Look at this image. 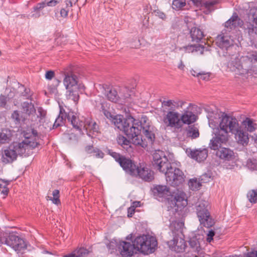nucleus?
I'll return each instance as SVG.
<instances>
[{"instance_id":"39","label":"nucleus","mask_w":257,"mask_h":257,"mask_svg":"<svg viewBox=\"0 0 257 257\" xmlns=\"http://www.w3.org/2000/svg\"><path fill=\"white\" fill-rule=\"evenodd\" d=\"M23 107L24 111L28 115L32 114L36 112L34 105L31 103L24 102Z\"/></svg>"},{"instance_id":"26","label":"nucleus","mask_w":257,"mask_h":257,"mask_svg":"<svg viewBox=\"0 0 257 257\" xmlns=\"http://www.w3.org/2000/svg\"><path fill=\"white\" fill-rule=\"evenodd\" d=\"M177 50L182 51L185 53H196L197 54H202L204 52V47L199 44L190 45L186 46L176 48Z\"/></svg>"},{"instance_id":"52","label":"nucleus","mask_w":257,"mask_h":257,"mask_svg":"<svg viewBox=\"0 0 257 257\" xmlns=\"http://www.w3.org/2000/svg\"><path fill=\"white\" fill-rule=\"evenodd\" d=\"M210 75L208 73L199 72L197 75V77H200V78L203 80H208L209 78Z\"/></svg>"},{"instance_id":"55","label":"nucleus","mask_w":257,"mask_h":257,"mask_svg":"<svg viewBox=\"0 0 257 257\" xmlns=\"http://www.w3.org/2000/svg\"><path fill=\"white\" fill-rule=\"evenodd\" d=\"M214 234L215 233L214 231L212 230H209L207 233V241L210 242L213 240V237L214 236Z\"/></svg>"},{"instance_id":"25","label":"nucleus","mask_w":257,"mask_h":257,"mask_svg":"<svg viewBox=\"0 0 257 257\" xmlns=\"http://www.w3.org/2000/svg\"><path fill=\"white\" fill-rule=\"evenodd\" d=\"M119 165L123 170L131 175L133 176L134 174L137 172L136 170L138 166L136 165L134 163L129 159L123 157L119 162Z\"/></svg>"},{"instance_id":"47","label":"nucleus","mask_w":257,"mask_h":257,"mask_svg":"<svg viewBox=\"0 0 257 257\" xmlns=\"http://www.w3.org/2000/svg\"><path fill=\"white\" fill-rule=\"evenodd\" d=\"M118 245L119 244H118L116 240L115 239H113L110 241L107 246L109 250H113L117 246H118Z\"/></svg>"},{"instance_id":"63","label":"nucleus","mask_w":257,"mask_h":257,"mask_svg":"<svg viewBox=\"0 0 257 257\" xmlns=\"http://www.w3.org/2000/svg\"><path fill=\"white\" fill-rule=\"evenodd\" d=\"M193 4L196 6H199L201 4L202 0H191Z\"/></svg>"},{"instance_id":"38","label":"nucleus","mask_w":257,"mask_h":257,"mask_svg":"<svg viewBox=\"0 0 257 257\" xmlns=\"http://www.w3.org/2000/svg\"><path fill=\"white\" fill-rule=\"evenodd\" d=\"M107 99L114 102H116L119 98L116 90L114 88H110L106 94Z\"/></svg>"},{"instance_id":"51","label":"nucleus","mask_w":257,"mask_h":257,"mask_svg":"<svg viewBox=\"0 0 257 257\" xmlns=\"http://www.w3.org/2000/svg\"><path fill=\"white\" fill-rule=\"evenodd\" d=\"M77 2L78 0H66V8L68 9L71 8L73 5H75Z\"/></svg>"},{"instance_id":"48","label":"nucleus","mask_w":257,"mask_h":257,"mask_svg":"<svg viewBox=\"0 0 257 257\" xmlns=\"http://www.w3.org/2000/svg\"><path fill=\"white\" fill-rule=\"evenodd\" d=\"M247 198L248 201L251 203L257 202V194H247Z\"/></svg>"},{"instance_id":"28","label":"nucleus","mask_w":257,"mask_h":257,"mask_svg":"<svg viewBox=\"0 0 257 257\" xmlns=\"http://www.w3.org/2000/svg\"><path fill=\"white\" fill-rule=\"evenodd\" d=\"M181 127L183 124H189L195 122L196 120V116L192 112L186 111L182 114H180Z\"/></svg>"},{"instance_id":"3","label":"nucleus","mask_w":257,"mask_h":257,"mask_svg":"<svg viewBox=\"0 0 257 257\" xmlns=\"http://www.w3.org/2000/svg\"><path fill=\"white\" fill-rule=\"evenodd\" d=\"M257 62V52H248L245 56L231 55L227 66L229 70L238 75L252 74L254 65Z\"/></svg>"},{"instance_id":"54","label":"nucleus","mask_w":257,"mask_h":257,"mask_svg":"<svg viewBox=\"0 0 257 257\" xmlns=\"http://www.w3.org/2000/svg\"><path fill=\"white\" fill-rule=\"evenodd\" d=\"M12 118L17 121H20V114L18 111L16 110L13 112L12 114Z\"/></svg>"},{"instance_id":"1","label":"nucleus","mask_w":257,"mask_h":257,"mask_svg":"<svg viewBox=\"0 0 257 257\" xmlns=\"http://www.w3.org/2000/svg\"><path fill=\"white\" fill-rule=\"evenodd\" d=\"M111 121L119 130L124 132L135 145L146 148L149 144H152L155 140L150 122L146 117L139 120L131 116L124 119L121 115H116Z\"/></svg>"},{"instance_id":"19","label":"nucleus","mask_w":257,"mask_h":257,"mask_svg":"<svg viewBox=\"0 0 257 257\" xmlns=\"http://www.w3.org/2000/svg\"><path fill=\"white\" fill-rule=\"evenodd\" d=\"M233 134L236 143L243 147L247 146L249 143L248 134L244 129L240 126Z\"/></svg>"},{"instance_id":"7","label":"nucleus","mask_w":257,"mask_h":257,"mask_svg":"<svg viewBox=\"0 0 257 257\" xmlns=\"http://www.w3.org/2000/svg\"><path fill=\"white\" fill-rule=\"evenodd\" d=\"M64 76L63 84L67 89V97L68 99L77 102L79 98L77 78L72 73H65Z\"/></svg>"},{"instance_id":"53","label":"nucleus","mask_w":257,"mask_h":257,"mask_svg":"<svg viewBox=\"0 0 257 257\" xmlns=\"http://www.w3.org/2000/svg\"><path fill=\"white\" fill-rule=\"evenodd\" d=\"M7 102V97L4 95L0 96V107H4Z\"/></svg>"},{"instance_id":"10","label":"nucleus","mask_w":257,"mask_h":257,"mask_svg":"<svg viewBox=\"0 0 257 257\" xmlns=\"http://www.w3.org/2000/svg\"><path fill=\"white\" fill-rule=\"evenodd\" d=\"M215 121L211 118H209V124L210 127H212L214 130L215 137H213L210 142L209 146L211 149L213 150H217L221 147L223 144L226 143L228 137L226 135H224L218 131V128H215L214 127L216 125L214 124Z\"/></svg>"},{"instance_id":"16","label":"nucleus","mask_w":257,"mask_h":257,"mask_svg":"<svg viewBox=\"0 0 257 257\" xmlns=\"http://www.w3.org/2000/svg\"><path fill=\"white\" fill-rule=\"evenodd\" d=\"M133 176H138L142 179L146 181H151L154 179V173L149 168L144 165L137 166Z\"/></svg>"},{"instance_id":"23","label":"nucleus","mask_w":257,"mask_h":257,"mask_svg":"<svg viewBox=\"0 0 257 257\" xmlns=\"http://www.w3.org/2000/svg\"><path fill=\"white\" fill-rule=\"evenodd\" d=\"M216 155L220 159L225 161H232L234 159V153L229 148L222 147L217 150Z\"/></svg>"},{"instance_id":"31","label":"nucleus","mask_w":257,"mask_h":257,"mask_svg":"<svg viewBox=\"0 0 257 257\" xmlns=\"http://www.w3.org/2000/svg\"><path fill=\"white\" fill-rule=\"evenodd\" d=\"M11 131L8 129L2 130L0 132V144L9 143L11 140Z\"/></svg>"},{"instance_id":"33","label":"nucleus","mask_w":257,"mask_h":257,"mask_svg":"<svg viewBox=\"0 0 257 257\" xmlns=\"http://www.w3.org/2000/svg\"><path fill=\"white\" fill-rule=\"evenodd\" d=\"M200 222L206 227H210L214 224V220L211 218L210 213L208 214L204 215V216L199 218Z\"/></svg>"},{"instance_id":"2","label":"nucleus","mask_w":257,"mask_h":257,"mask_svg":"<svg viewBox=\"0 0 257 257\" xmlns=\"http://www.w3.org/2000/svg\"><path fill=\"white\" fill-rule=\"evenodd\" d=\"M153 165L165 174L166 181L169 184L173 186H178L184 182L183 172L170 165L163 151H156L153 154Z\"/></svg>"},{"instance_id":"6","label":"nucleus","mask_w":257,"mask_h":257,"mask_svg":"<svg viewBox=\"0 0 257 257\" xmlns=\"http://www.w3.org/2000/svg\"><path fill=\"white\" fill-rule=\"evenodd\" d=\"M157 244L156 238L150 235L137 236L134 240V245L136 249L145 254L154 252Z\"/></svg>"},{"instance_id":"9","label":"nucleus","mask_w":257,"mask_h":257,"mask_svg":"<svg viewBox=\"0 0 257 257\" xmlns=\"http://www.w3.org/2000/svg\"><path fill=\"white\" fill-rule=\"evenodd\" d=\"M240 126L235 118L226 115H222L219 122L218 131L228 137L229 132L233 134Z\"/></svg>"},{"instance_id":"37","label":"nucleus","mask_w":257,"mask_h":257,"mask_svg":"<svg viewBox=\"0 0 257 257\" xmlns=\"http://www.w3.org/2000/svg\"><path fill=\"white\" fill-rule=\"evenodd\" d=\"M117 143L120 145L123 148L128 151V149L130 148V142L126 139L125 137L123 136L119 135L117 136Z\"/></svg>"},{"instance_id":"62","label":"nucleus","mask_w":257,"mask_h":257,"mask_svg":"<svg viewBox=\"0 0 257 257\" xmlns=\"http://www.w3.org/2000/svg\"><path fill=\"white\" fill-rule=\"evenodd\" d=\"M141 206V202L140 201H134L132 205V207H133V208H134L135 209L138 207V206Z\"/></svg>"},{"instance_id":"8","label":"nucleus","mask_w":257,"mask_h":257,"mask_svg":"<svg viewBox=\"0 0 257 257\" xmlns=\"http://www.w3.org/2000/svg\"><path fill=\"white\" fill-rule=\"evenodd\" d=\"M68 111H66L65 110L60 108V114L58 118L56 119L53 126L56 127L60 126L61 125L60 122L62 121L63 119L67 118L74 128L81 130L83 125V122L82 120L79 121L74 112L68 109Z\"/></svg>"},{"instance_id":"64","label":"nucleus","mask_w":257,"mask_h":257,"mask_svg":"<svg viewBox=\"0 0 257 257\" xmlns=\"http://www.w3.org/2000/svg\"><path fill=\"white\" fill-rule=\"evenodd\" d=\"M251 137L252 140L254 141V143H257V135L254 134Z\"/></svg>"},{"instance_id":"29","label":"nucleus","mask_w":257,"mask_h":257,"mask_svg":"<svg viewBox=\"0 0 257 257\" xmlns=\"http://www.w3.org/2000/svg\"><path fill=\"white\" fill-rule=\"evenodd\" d=\"M242 21L238 18L236 14H234L225 23V27L229 29L237 26H241L242 25Z\"/></svg>"},{"instance_id":"49","label":"nucleus","mask_w":257,"mask_h":257,"mask_svg":"<svg viewBox=\"0 0 257 257\" xmlns=\"http://www.w3.org/2000/svg\"><path fill=\"white\" fill-rule=\"evenodd\" d=\"M219 2L217 0L209 1L205 3V6L206 8L210 10L212 7L217 4Z\"/></svg>"},{"instance_id":"4","label":"nucleus","mask_w":257,"mask_h":257,"mask_svg":"<svg viewBox=\"0 0 257 257\" xmlns=\"http://www.w3.org/2000/svg\"><path fill=\"white\" fill-rule=\"evenodd\" d=\"M185 102L181 100H167L162 102L163 110L162 121L164 125L170 128L180 129L181 128L180 114L175 109L182 108Z\"/></svg>"},{"instance_id":"43","label":"nucleus","mask_w":257,"mask_h":257,"mask_svg":"<svg viewBox=\"0 0 257 257\" xmlns=\"http://www.w3.org/2000/svg\"><path fill=\"white\" fill-rule=\"evenodd\" d=\"M46 114V111L41 107H39L37 109V117L39 118V121L42 123L45 120V117Z\"/></svg>"},{"instance_id":"30","label":"nucleus","mask_w":257,"mask_h":257,"mask_svg":"<svg viewBox=\"0 0 257 257\" xmlns=\"http://www.w3.org/2000/svg\"><path fill=\"white\" fill-rule=\"evenodd\" d=\"M191 36L192 41L193 42H198L202 39L204 36V33L199 28H192L191 32Z\"/></svg>"},{"instance_id":"57","label":"nucleus","mask_w":257,"mask_h":257,"mask_svg":"<svg viewBox=\"0 0 257 257\" xmlns=\"http://www.w3.org/2000/svg\"><path fill=\"white\" fill-rule=\"evenodd\" d=\"M156 15L162 20H165L166 18V15L160 11L156 12Z\"/></svg>"},{"instance_id":"50","label":"nucleus","mask_w":257,"mask_h":257,"mask_svg":"<svg viewBox=\"0 0 257 257\" xmlns=\"http://www.w3.org/2000/svg\"><path fill=\"white\" fill-rule=\"evenodd\" d=\"M110 154L119 164L120 161L122 160V158L123 157V156H120L119 154L116 152H111L110 153Z\"/></svg>"},{"instance_id":"35","label":"nucleus","mask_w":257,"mask_h":257,"mask_svg":"<svg viewBox=\"0 0 257 257\" xmlns=\"http://www.w3.org/2000/svg\"><path fill=\"white\" fill-rule=\"evenodd\" d=\"M187 136L192 139L197 138L199 136L198 128L195 125L189 126L186 129Z\"/></svg>"},{"instance_id":"12","label":"nucleus","mask_w":257,"mask_h":257,"mask_svg":"<svg viewBox=\"0 0 257 257\" xmlns=\"http://www.w3.org/2000/svg\"><path fill=\"white\" fill-rule=\"evenodd\" d=\"M61 0H51L47 3L42 2L37 4L31 13L27 16L28 19H38L43 15L42 10L46 6L54 7L59 3Z\"/></svg>"},{"instance_id":"27","label":"nucleus","mask_w":257,"mask_h":257,"mask_svg":"<svg viewBox=\"0 0 257 257\" xmlns=\"http://www.w3.org/2000/svg\"><path fill=\"white\" fill-rule=\"evenodd\" d=\"M169 247L176 252H182L185 247V242L184 240L180 239L178 241V239L174 238L168 242Z\"/></svg>"},{"instance_id":"11","label":"nucleus","mask_w":257,"mask_h":257,"mask_svg":"<svg viewBox=\"0 0 257 257\" xmlns=\"http://www.w3.org/2000/svg\"><path fill=\"white\" fill-rule=\"evenodd\" d=\"M162 195L161 197H165L171 207L180 206H185L187 205V199L185 198V194H157Z\"/></svg>"},{"instance_id":"15","label":"nucleus","mask_w":257,"mask_h":257,"mask_svg":"<svg viewBox=\"0 0 257 257\" xmlns=\"http://www.w3.org/2000/svg\"><path fill=\"white\" fill-rule=\"evenodd\" d=\"M186 153L189 157L199 162L204 161L208 156V151L205 148L195 150L187 149Z\"/></svg>"},{"instance_id":"18","label":"nucleus","mask_w":257,"mask_h":257,"mask_svg":"<svg viewBox=\"0 0 257 257\" xmlns=\"http://www.w3.org/2000/svg\"><path fill=\"white\" fill-rule=\"evenodd\" d=\"M196 212L198 218L204 216V215L208 214L209 209H210L209 203L208 201L205 200L202 198H199L195 204Z\"/></svg>"},{"instance_id":"59","label":"nucleus","mask_w":257,"mask_h":257,"mask_svg":"<svg viewBox=\"0 0 257 257\" xmlns=\"http://www.w3.org/2000/svg\"><path fill=\"white\" fill-rule=\"evenodd\" d=\"M135 209L133 208V207L131 206L130 207H129L127 210V216L130 217H132L135 212Z\"/></svg>"},{"instance_id":"60","label":"nucleus","mask_w":257,"mask_h":257,"mask_svg":"<svg viewBox=\"0 0 257 257\" xmlns=\"http://www.w3.org/2000/svg\"><path fill=\"white\" fill-rule=\"evenodd\" d=\"M185 68V66L182 60H181L178 65V68L181 70L184 71Z\"/></svg>"},{"instance_id":"24","label":"nucleus","mask_w":257,"mask_h":257,"mask_svg":"<svg viewBox=\"0 0 257 257\" xmlns=\"http://www.w3.org/2000/svg\"><path fill=\"white\" fill-rule=\"evenodd\" d=\"M87 132V135L93 137V136L98 132V126L91 118H86L83 122L82 126Z\"/></svg>"},{"instance_id":"14","label":"nucleus","mask_w":257,"mask_h":257,"mask_svg":"<svg viewBox=\"0 0 257 257\" xmlns=\"http://www.w3.org/2000/svg\"><path fill=\"white\" fill-rule=\"evenodd\" d=\"M6 243L16 251L23 250L27 247L26 241L23 238L15 235H10L6 240Z\"/></svg>"},{"instance_id":"36","label":"nucleus","mask_w":257,"mask_h":257,"mask_svg":"<svg viewBox=\"0 0 257 257\" xmlns=\"http://www.w3.org/2000/svg\"><path fill=\"white\" fill-rule=\"evenodd\" d=\"M88 253L87 249L84 248H80L75 249L72 253L65 255L63 257H83Z\"/></svg>"},{"instance_id":"61","label":"nucleus","mask_w":257,"mask_h":257,"mask_svg":"<svg viewBox=\"0 0 257 257\" xmlns=\"http://www.w3.org/2000/svg\"><path fill=\"white\" fill-rule=\"evenodd\" d=\"M247 257H257V251L253 250L247 254Z\"/></svg>"},{"instance_id":"5","label":"nucleus","mask_w":257,"mask_h":257,"mask_svg":"<svg viewBox=\"0 0 257 257\" xmlns=\"http://www.w3.org/2000/svg\"><path fill=\"white\" fill-rule=\"evenodd\" d=\"M25 139L21 143L14 142L4 150L2 153V161L5 164L11 163L17 159L18 155H22L27 150L35 148L37 142L25 135Z\"/></svg>"},{"instance_id":"32","label":"nucleus","mask_w":257,"mask_h":257,"mask_svg":"<svg viewBox=\"0 0 257 257\" xmlns=\"http://www.w3.org/2000/svg\"><path fill=\"white\" fill-rule=\"evenodd\" d=\"M242 124L247 132H253L256 128V124L252 119L246 118L242 122Z\"/></svg>"},{"instance_id":"41","label":"nucleus","mask_w":257,"mask_h":257,"mask_svg":"<svg viewBox=\"0 0 257 257\" xmlns=\"http://www.w3.org/2000/svg\"><path fill=\"white\" fill-rule=\"evenodd\" d=\"M101 97H99V98L95 100V101L96 102V106H98V104H100L101 105V108L103 111L104 115L107 118L112 120V118L113 117V116H112V115L109 111H107L104 108V104L101 101Z\"/></svg>"},{"instance_id":"22","label":"nucleus","mask_w":257,"mask_h":257,"mask_svg":"<svg viewBox=\"0 0 257 257\" xmlns=\"http://www.w3.org/2000/svg\"><path fill=\"white\" fill-rule=\"evenodd\" d=\"M233 43V39L227 35H220L216 39V45L222 49L227 50Z\"/></svg>"},{"instance_id":"56","label":"nucleus","mask_w":257,"mask_h":257,"mask_svg":"<svg viewBox=\"0 0 257 257\" xmlns=\"http://www.w3.org/2000/svg\"><path fill=\"white\" fill-rule=\"evenodd\" d=\"M54 76V72L53 71H48L45 74V78L48 80H51Z\"/></svg>"},{"instance_id":"34","label":"nucleus","mask_w":257,"mask_h":257,"mask_svg":"<svg viewBox=\"0 0 257 257\" xmlns=\"http://www.w3.org/2000/svg\"><path fill=\"white\" fill-rule=\"evenodd\" d=\"M152 193H168L169 188L166 185L153 184L151 187Z\"/></svg>"},{"instance_id":"42","label":"nucleus","mask_w":257,"mask_h":257,"mask_svg":"<svg viewBox=\"0 0 257 257\" xmlns=\"http://www.w3.org/2000/svg\"><path fill=\"white\" fill-rule=\"evenodd\" d=\"M59 198V194H48V195L46 197L47 201H50L52 203L56 205L60 204Z\"/></svg>"},{"instance_id":"13","label":"nucleus","mask_w":257,"mask_h":257,"mask_svg":"<svg viewBox=\"0 0 257 257\" xmlns=\"http://www.w3.org/2000/svg\"><path fill=\"white\" fill-rule=\"evenodd\" d=\"M248 17V33L251 37L257 38V8H253L250 10Z\"/></svg>"},{"instance_id":"17","label":"nucleus","mask_w":257,"mask_h":257,"mask_svg":"<svg viewBox=\"0 0 257 257\" xmlns=\"http://www.w3.org/2000/svg\"><path fill=\"white\" fill-rule=\"evenodd\" d=\"M134 243V242H133ZM136 249V247L134 243L126 241L119 242L118 245V250L120 254L122 257H131L132 256Z\"/></svg>"},{"instance_id":"45","label":"nucleus","mask_w":257,"mask_h":257,"mask_svg":"<svg viewBox=\"0 0 257 257\" xmlns=\"http://www.w3.org/2000/svg\"><path fill=\"white\" fill-rule=\"evenodd\" d=\"M85 151L89 154H91L92 152L96 153L95 156L97 157L102 158L103 156V154L100 151L98 150L96 152L92 146H87L85 148Z\"/></svg>"},{"instance_id":"46","label":"nucleus","mask_w":257,"mask_h":257,"mask_svg":"<svg viewBox=\"0 0 257 257\" xmlns=\"http://www.w3.org/2000/svg\"><path fill=\"white\" fill-rule=\"evenodd\" d=\"M177 137L180 141H185L188 137L187 136L186 130H180L177 133Z\"/></svg>"},{"instance_id":"44","label":"nucleus","mask_w":257,"mask_h":257,"mask_svg":"<svg viewBox=\"0 0 257 257\" xmlns=\"http://www.w3.org/2000/svg\"><path fill=\"white\" fill-rule=\"evenodd\" d=\"M9 182L0 180V191L1 193H8L9 191L8 186Z\"/></svg>"},{"instance_id":"20","label":"nucleus","mask_w":257,"mask_h":257,"mask_svg":"<svg viewBox=\"0 0 257 257\" xmlns=\"http://www.w3.org/2000/svg\"><path fill=\"white\" fill-rule=\"evenodd\" d=\"M203 236L202 235H196L191 238L189 241V244L192 248V253L190 257H198L199 252L201 251V242L202 241Z\"/></svg>"},{"instance_id":"58","label":"nucleus","mask_w":257,"mask_h":257,"mask_svg":"<svg viewBox=\"0 0 257 257\" xmlns=\"http://www.w3.org/2000/svg\"><path fill=\"white\" fill-rule=\"evenodd\" d=\"M69 8L66 10L65 9H62L60 11V15L63 17H66L68 15V12L69 11Z\"/></svg>"},{"instance_id":"21","label":"nucleus","mask_w":257,"mask_h":257,"mask_svg":"<svg viewBox=\"0 0 257 257\" xmlns=\"http://www.w3.org/2000/svg\"><path fill=\"white\" fill-rule=\"evenodd\" d=\"M210 179V177H208L206 174L202 175L199 178H194L190 179L188 182L189 187L191 190L197 191L200 188L202 183L209 181Z\"/></svg>"},{"instance_id":"40","label":"nucleus","mask_w":257,"mask_h":257,"mask_svg":"<svg viewBox=\"0 0 257 257\" xmlns=\"http://www.w3.org/2000/svg\"><path fill=\"white\" fill-rule=\"evenodd\" d=\"M185 0H173L172 2V8L178 11L181 10L186 6Z\"/></svg>"}]
</instances>
